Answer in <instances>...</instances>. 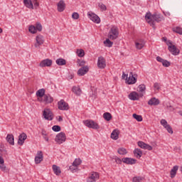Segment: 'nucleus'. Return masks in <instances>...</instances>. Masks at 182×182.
Listing matches in <instances>:
<instances>
[{
	"label": "nucleus",
	"mask_w": 182,
	"mask_h": 182,
	"mask_svg": "<svg viewBox=\"0 0 182 182\" xmlns=\"http://www.w3.org/2000/svg\"><path fill=\"white\" fill-rule=\"evenodd\" d=\"M23 2L28 9H38L39 8V1L38 0H23Z\"/></svg>",
	"instance_id": "1"
},
{
	"label": "nucleus",
	"mask_w": 182,
	"mask_h": 182,
	"mask_svg": "<svg viewBox=\"0 0 182 182\" xmlns=\"http://www.w3.org/2000/svg\"><path fill=\"white\" fill-rule=\"evenodd\" d=\"M55 116L53 115V112H52V111L50 110V109L48 108H46L44 109V110L43 111V117L46 119V120H48V121H52L53 120V117Z\"/></svg>",
	"instance_id": "2"
},
{
	"label": "nucleus",
	"mask_w": 182,
	"mask_h": 182,
	"mask_svg": "<svg viewBox=\"0 0 182 182\" xmlns=\"http://www.w3.org/2000/svg\"><path fill=\"white\" fill-rule=\"evenodd\" d=\"M84 124L87 127H89V129H94V130H99V129H100L99 124L93 120H85Z\"/></svg>",
	"instance_id": "3"
},
{
	"label": "nucleus",
	"mask_w": 182,
	"mask_h": 182,
	"mask_svg": "<svg viewBox=\"0 0 182 182\" xmlns=\"http://www.w3.org/2000/svg\"><path fill=\"white\" fill-rule=\"evenodd\" d=\"M55 141L57 144H62L66 141V134L65 132H60L55 136Z\"/></svg>",
	"instance_id": "4"
},
{
	"label": "nucleus",
	"mask_w": 182,
	"mask_h": 182,
	"mask_svg": "<svg viewBox=\"0 0 182 182\" xmlns=\"http://www.w3.org/2000/svg\"><path fill=\"white\" fill-rule=\"evenodd\" d=\"M117 36H119V31H117V28L114 26L109 30L108 38L113 40L117 39Z\"/></svg>",
	"instance_id": "5"
},
{
	"label": "nucleus",
	"mask_w": 182,
	"mask_h": 182,
	"mask_svg": "<svg viewBox=\"0 0 182 182\" xmlns=\"http://www.w3.org/2000/svg\"><path fill=\"white\" fill-rule=\"evenodd\" d=\"M87 16L90 21L94 22L95 23H100V18L97 16L95 13L92 11H89L87 13Z\"/></svg>",
	"instance_id": "6"
},
{
	"label": "nucleus",
	"mask_w": 182,
	"mask_h": 182,
	"mask_svg": "<svg viewBox=\"0 0 182 182\" xmlns=\"http://www.w3.org/2000/svg\"><path fill=\"white\" fill-rule=\"evenodd\" d=\"M145 21L151 25V26H154V16L151 13L148 12L145 15Z\"/></svg>",
	"instance_id": "7"
},
{
	"label": "nucleus",
	"mask_w": 182,
	"mask_h": 182,
	"mask_svg": "<svg viewBox=\"0 0 182 182\" xmlns=\"http://www.w3.org/2000/svg\"><path fill=\"white\" fill-rule=\"evenodd\" d=\"M39 102H43L46 103V105H49V103H52L53 102V97L50 96L49 94H46L41 100H39Z\"/></svg>",
	"instance_id": "8"
},
{
	"label": "nucleus",
	"mask_w": 182,
	"mask_h": 182,
	"mask_svg": "<svg viewBox=\"0 0 182 182\" xmlns=\"http://www.w3.org/2000/svg\"><path fill=\"white\" fill-rule=\"evenodd\" d=\"M161 124L167 130L168 133L173 134V128H171V126L167 123L166 119H161Z\"/></svg>",
	"instance_id": "9"
},
{
	"label": "nucleus",
	"mask_w": 182,
	"mask_h": 182,
	"mask_svg": "<svg viewBox=\"0 0 182 182\" xmlns=\"http://www.w3.org/2000/svg\"><path fill=\"white\" fill-rule=\"evenodd\" d=\"M58 105L60 110H69V104L65 102V100H61L58 102Z\"/></svg>",
	"instance_id": "10"
},
{
	"label": "nucleus",
	"mask_w": 182,
	"mask_h": 182,
	"mask_svg": "<svg viewBox=\"0 0 182 182\" xmlns=\"http://www.w3.org/2000/svg\"><path fill=\"white\" fill-rule=\"evenodd\" d=\"M97 67L99 69H105L106 68V60L102 56L98 58Z\"/></svg>",
	"instance_id": "11"
},
{
	"label": "nucleus",
	"mask_w": 182,
	"mask_h": 182,
	"mask_svg": "<svg viewBox=\"0 0 182 182\" xmlns=\"http://www.w3.org/2000/svg\"><path fill=\"white\" fill-rule=\"evenodd\" d=\"M136 82H137V75H133V73H130L127 80L128 85H134Z\"/></svg>",
	"instance_id": "12"
},
{
	"label": "nucleus",
	"mask_w": 182,
	"mask_h": 182,
	"mask_svg": "<svg viewBox=\"0 0 182 182\" xmlns=\"http://www.w3.org/2000/svg\"><path fill=\"white\" fill-rule=\"evenodd\" d=\"M89 72V67L87 65L83 66L77 71L78 76H85Z\"/></svg>",
	"instance_id": "13"
},
{
	"label": "nucleus",
	"mask_w": 182,
	"mask_h": 182,
	"mask_svg": "<svg viewBox=\"0 0 182 182\" xmlns=\"http://www.w3.org/2000/svg\"><path fill=\"white\" fill-rule=\"evenodd\" d=\"M41 161H43V154L42 151H38L37 156L35 157V163L39 164Z\"/></svg>",
	"instance_id": "14"
},
{
	"label": "nucleus",
	"mask_w": 182,
	"mask_h": 182,
	"mask_svg": "<svg viewBox=\"0 0 182 182\" xmlns=\"http://www.w3.org/2000/svg\"><path fill=\"white\" fill-rule=\"evenodd\" d=\"M65 8H66V4H65V1L63 0H60L57 4V10L58 11V12H63Z\"/></svg>",
	"instance_id": "15"
},
{
	"label": "nucleus",
	"mask_w": 182,
	"mask_h": 182,
	"mask_svg": "<svg viewBox=\"0 0 182 182\" xmlns=\"http://www.w3.org/2000/svg\"><path fill=\"white\" fill-rule=\"evenodd\" d=\"M122 161L125 164H128V165H133V164H136V163H137V160L133 159V158H122Z\"/></svg>",
	"instance_id": "16"
},
{
	"label": "nucleus",
	"mask_w": 182,
	"mask_h": 182,
	"mask_svg": "<svg viewBox=\"0 0 182 182\" xmlns=\"http://www.w3.org/2000/svg\"><path fill=\"white\" fill-rule=\"evenodd\" d=\"M40 66H41V68H46V67L52 66V60L48 59V58H47L46 60H43L40 63Z\"/></svg>",
	"instance_id": "17"
},
{
	"label": "nucleus",
	"mask_w": 182,
	"mask_h": 182,
	"mask_svg": "<svg viewBox=\"0 0 182 182\" xmlns=\"http://www.w3.org/2000/svg\"><path fill=\"white\" fill-rule=\"evenodd\" d=\"M28 138V136L25 133H22L18 136V144L19 146H23V143H25V140Z\"/></svg>",
	"instance_id": "18"
},
{
	"label": "nucleus",
	"mask_w": 182,
	"mask_h": 182,
	"mask_svg": "<svg viewBox=\"0 0 182 182\" xmlns=\"http://www.w3.org/2000/svg\"><path fill=\"white\" fill-rule=\"evenodd\" d=\"M6 140L11 146H15V138L14 137V134H8Z\"/></svg>",
	"instance_id": "19"
},
{
	"label": "nucleus",
	"mask_w": 182,
	"mask_h": 182,
	"mask_svg": "<svg viewBox=\"0 0 182 182\" xmlns=\"http://www.w3.org/2000/svg\"><path fill=\"white\" fill-rule=\"evenodd\" d=\"M168 49L169 52H171V53H172V55H174L175 56L180 53V50L176 46H168Z\"/></svg>",
	"instance_id": "20"
},
{
	"label": "nucleus",
	"mask_w": 182,
	"mask_h": 182,
	"mask_svg": "<svg viewBox=\"0 0 182 182\" xmlns=\"http://www.w3.org/2000/svg\"><path fill=\"white\" fill-rule=\"evenodd\" d=\"M148 105L149 106H158V105H160V100L156 97H152L149 100Z\"/></svg>",
	"instance_id": "21"
},
{
	"label": "nucleus",
	"mask_w": 182,
	"mask_h": 182,
	"mask_svg": "<svg viewBox=\"0 0 182 182\" xmlns=\"http://www.w3.org/2000/svg\"><path fill=\"white\" fill-rule=\"evenodd\" d=\"M36 45H38V46H41V45H43L45 42V38L42 35H38L36 36Z\"/></svg>",
	"instance_id": "22"
},
{
	"label": "nucleus",
	"mask_w": 182,
	"mask_h": 182,
	"mask_svg": "<svg viewBox=\"0 0 182 182\" xmlns=\"http://www.w3.org/2000/svg\"><path fill=\"white\" fill-rule=\"evenodd\" d=\"M161 21H164V18L160 14L155 13L154 14V22H161Z\"/></svg>",
	"instance_id": "23"
},
{
	"label": "nucleus",
	"mask_w": 182,
	"mask_h": 182,
	"mask_svg": "<svg viewBox=\"0 0 182 182\" xmlns=\"http://www.w3.org/2000/svg\"><path fill=\"white\" fill-rule=\"evenodd\" d=\"M119 134H120L119 129H114L111 133V139L113 140H117V139H119Z\"/></svg>",
	"instance_id": "24"
},
{
	"label": "nucleus",
	"mask_w": 182,
	"mask_h": 182,
	"mask_svg": "<svg viewBox=\"0 0 182 182\" xmlns=\"http://www.w3.org/2000/svg\"><path fill=\"white\" fill-rule=\"evenodd\" d=\"M72 91L73 93H75V95H76V96H80V95H82V90H80V86L73 87Z\"/></svg>",
	"instance_id": "25"
},
{
	"label": "nucleus",
	"mask_w": 182,
	"mask_h": 182,
	"mask_svg": "<svg viewBox=\"0 0 182 182\" xmlns=\"http://www.w3.org/2000/svg\"><path fill=\"white\" fill-rule=\"evenodd\" d=\"M130 100H139V94L136 92H132L129 95Z\"/></svg>",
	"instance_id": "26"
},
{
	"label": "nucleus",
	"mask_w": 182,
	"mask_h": 182,
	"mask_svg": "<svg viewBox=\"0 0 182 182\" xmlns=\"http://www.w3.org/2000/svg\"><path fill=\"white\" fill-rule=\"evenodd\" d=\"M53 171L56 176H60V173H62V171H60V167L56 165H53Z\"/></svg>",
	"instance_id": "27"
},
{
	"label": "nucleus",
	"mask_w": 182,
	"mask_h": 182,
	"mask_svg": "<svg viewBox=\"0 0 182 182\" xmlns=\"http://www.w3.org/2000/svg\"><path fill=\"white\" fill-rule=\"evenodd\" d=\"M178 170V166H175L173 167V168L170 171L171 178H174V177H176Z\"/></svg>",
	"instance_id": "28"
},
{
	"label": "nucleus",
	"mask_w": 182,
	"mask_h": 182,
	"mask_svg": "<svg viewBox=\"0 0 182 182\" xmlns=\"http://www.w3.org/2000/svg\"><path fill=\"white\" fill-rule=\"evenodd\" d=\"M134 154H135L136 159H140L143 156V152L140 149H135L134 151Z\"/></svg>",
	"instance_id": "29"
},
{
	"label": "nucleus",
	"mask_w": 182,
	"mask_h": 182,
	"mask_svg": "<svg viewBox=\"0 0 182 182\" xmlns=\"http://www.w3.org/2000/svg\"><path fill=\"white\" fill-rule=\"evenodd\" d=\"M36 96L37 97H43L45 96V89L42 88V89H40L38 90L37 92H36Z\"/></svg>",
	"instance_id": "30"
},
{
	"label": "nucleus",
	"mask_w": 182,
	"mask_h": 182,
	"mask_svg": "<svg viewBox=\"0 0 182 182\" xmlns=\"http://www.w3.org/2000/svg\"><path fill=\"white\" fill-rule=\"evenodd\" d=\"M103 117L105 119V120H106L107 122H110L112 120V114H110L109 112H105L103 114Z\"/></svg>",
	"instance_id": "31"
},
{
	"label": "nucleus",
	"mask_w": 182,
	"mask_h": 182,
	"mask_svg": "<svg viewBox=\"0 0 182 182\" xmlns=\"http://www.w3.org/2000/svg\"><path fill=\"white\" fill-rule=\"evenodd\" d=\"M55 63L58 66H63L64 65H66V60L63 58H58L56 60Z\"/></svg>",
	"instance_id": "32"
},
{
	"label": "nucleus",
	"mask_w": 182,
	"mask_h": 182,
	"mask_svg": "<svg viewBox=\"0 0 182 182\" xmlns=\"http://www.w3.org/2000/svg\"><path fill=\"white\" fill-rule=\"evenodd\" d=\"M4 163L5 161H4L1 164L0 163V169L1 170V171H4V173H8L9 169L8 168H6Z\"/></svg>",
	"instance_id": "33"
},
{
	"label": "nucleus",
	"mask_w": 182,
	"mask_h": 182,
	"mask_svg": "<svg viewBox=\"0 0 182 182\" xmlns=\"http://www.w3.org/2000/svg\"><path fill=\"white\" fill-rule=\"evenodd\" d=\"M89 177L96 181V180H99V173L97 172H92Z\"/></svg>",
	"instance_id": "34"
},
{
	"label": "nucleus",
	"mask_w": 182,
	"mask_h": 182,
	"mask_svg": "<svg viewBox=\"0 0 182 182\" xmlns=\"http://www.w3.org/2000/svg\"><path fill=\"white\" fill-rule=\"evenodd\" d=\"M154 89L155 92H159L161 89V85L159 82L154 84Z\"/></svg>",
	"instance_id": "35"
},
{
	"label": "nucleus",
	"mask_w": 182,
	"mask_h": 182,
	"mask_svg": "<svg viewBox=\"0 0 182 182\" xmlns=\"http://www.w3.org/2000/svg\"><path fill=\"white\" fill-rule=\"evenodd\" d=\"M132 117H134V119H135V120L137 122H143V117H141V115L133 114Z\"/></svg>",
	"instance_id": "36"
},
{
	"label": "nucleus",
	"mask_w": 182,
	"mask_h": 182,
	"mask_svg": "<svg viewBox=\"0 0 182 182\" xmlns=\"http://www.w3.org/2000/svg\"><path fill=\"white\" fill-rule=\"evenodd\" d=\"M80 164H82V159H80V158L75 159L73 163V165L77 167L80 166Z\"/></svg>",
	"instance_id": "37"
},
{
	"label": "nucleus",
	"mask_w": 182,
	"mask_h": 182,
	"mask_svg": "<svg viewBox=\"0 0 182 182\" xmlns=\"http://www.w3.org/2000/svg\"><path fill=\"white\" fill-rule=\"evenodd\" d=\"M98 6L102 12L107 11V7L103 3H99Z\"/></svg>",
	"instance_id": "38"
},
{
	"label": "nucleus",
	"mask_w": 182,
	"mask_h": 182,
	"mask_svg": "<svg viewBox=\"0 0 182 182\" xmlns=\"http://www.w3.org/2000/svg\"><path fill=\"white\" fill-rule=\"evenodd\" d=\"M117 153L121 155L127 154V150L124 148H119L117 150Z\"/></svg>",
	"instance_id": "39"
},
{
	"label": "nucleus",
	"mask_w": 182,
	"mask_h": 182,
	"mask_svg": "<svg viewBox=\"0 0 182 182\" xmlns=\"http://www.w3.org/2000/svg\"><path fill=\"white\" fill-rule=\"evenodd\" d=\"M136 46H144L146 43L143 40H138L135 42Z\"/></svg>",
	"instance_id": "40"
},
{
	"label": "nucleus",
	"mask_w": 182,
	"mask_h": 182,
	"mask_svg": "<svg viewBox=\"0 0 182 182\" xmlns=\"http://www.w3.org/2000/svg\"><path fill=\"white\" fill-rule=\"evenodd\" d=\"M28 31L31 33H36V32H38L35 26H30Z\"/></svg>",
	"instance_id": "41"
},
{
	"label": "nucleus",
	"mask_w": 182,
	"mask_h": 182,
	"mask_svg": "<svg viewBox=\"0 0 182 182\" xmlns=\"http://www.w3.org/2000/svg\"><path fill=\"white\" fill-rule=\"evenodd\" d=\"M173 31L179 35H182V28L180 27H175L173 28Z\"/></svg>",
	"instance_id": "42"
},
{
	"label": "nucleus",
	"mask_w": 182,
	"mask_h": 182,
	"mask_svg": "<svg viewBox=\"0 0 182 182\" xmlns=\"http://www.w3.org/2000/svg\"><path fill=\"white\" fill-rule=\"evenodd\" d=\"M77 54L79 58H83V56H85V50H83V49L77 50Z\"/></svg>",
	"instance_id": "43"
},
{
	"label": "nucleus",
	"mask_w": 182,
	"mask_h": 182,
	"mask_svg": "<svg viewBox=\"0 0 182 182\" xmlns=\"http://www.w3.org/2000/svg\"><path fill=\"white\" fill-rule=\"evenodd\" d=\"M112 160H114L117 164H122V161H123V159H120V158L117 156H113Z\"/></svg>",
	"instance_id": "44"
},
{
	"label": "nucleus",
	"mask_w": 182,
	"mask_h": 182,
	"mask_svg": "<svg viewBox=\"0 0 182 182\" xmlns=\"http://www.w3.org/2000/svg\"><path fill=\"white\" fill-rule=\"evenodd\" d=\"M143 180V177L141 176H135L133 178L132 181L133 182H141Z\"/></svg>",
	"instance_id": "45"
},
{
	"label": "nucleus",
	"mask_w": 182,
	"mask_h": 182,
	"mask_svg": "<svg viewBox=\"0 0 182 182\" xmlns=\"http://www.w3.org/2000/svg\"><path fill=\"white\" fill-rule=\"evenodd\" d=\"M52 130L53 132H60V130H61L60 126H59V125H54L52 127Z\"/></svg>",
	"instance_id": "46"
},
{
	"label": "nucleus",
	"mask_w": 182,
	"mask_h": 182,
	"mask_svg": "<svg viewBox=\"0 0 182 182\" xmlns=\"http://www.w3.org/2000/svg\"><path fill=\"white\" fill-rule=\"evenodd\" d=\"M70 170L72 171V173H76V171L78 170L77 166L73 164L70 166Z\"/></svg>",
	"instance_id": "47"
},
{
	"label": "nucleus",
	"mask_w": 182,
	"mask_h": 182,
	"mask_svg": "<svg viewBox=\"0 0 182 182\" xmlns=\"http://www.w3.org/2000/svg\"><path fill=\"white\" fill-rule=\"evenodd\" d=\"M163 41H164V42H166V43L168 46H174V45H173V43L170 40H168L167 38H164Z\"/></svg>",
	"instance_id": "48"
},
{
	"label": "nucleus",
	"mask_w": 182,
	"mask_h": 182,
	"mask_svg": "<svg viewBox=\"0 0 182 182\" xmlns=\"http://www.w3.org/2000/svg\"><path fill=\"white\" fill-rule=\"evenodd\" d=\"M146 144L143 142V141H138V146L139 147H140L141 149H146Z\"/></svg>",
	"instance_id": "49"
},
{
	"label": "nucleus",
	"mask_w": 182,
	"mask_h": 182,
	"mask_svg": "<svg viewBox=\"0 0 182 182\" xmlns=\"http://www.w3.org/2000/svg\"><path fill=\"white\" fill-rule=\"evenodd\" d=\"M79 13L77 12H74L72 14V18L75 20H77L79 18Z\"/></svg>",
	"instance_id": "50"
},
{
	"label": "nucleus",
	"mask_w": 182,
	"mask_h": 182,
	"mask_svg": "<svg viewBox=\"0 0 182 182\" xmlns=\"http://www.w3.org/2000/svg\"><path fill=\"white\" fill-rule=\"evenodd\" d=\"M36 29L37 31H38V32H41V31H42V25L39 23H37L36 24Z\"/></svg>",
	"instance_id": "51"
},
{
	"label": "nucleus",
	"mask_w": 182,
	"mask_h": 182,
	"mask_svg": "<svg viewBox=\"0 0 182 182\" xmlns=\"http://www.w3.org/2000/svg\"><path fill=\"white\" fill-rule=\"evenodd\" d=\"M162 65L163 66H164L165 68H168V66H170L171 63L170 62H168L166 60H164V62H162Z\"/></svg>",
	"instance_id": "52"
},
{
	"label": "nucleus",
	"mask_w": 182,
	"mask_h": 182,
	"mask_svg": "<svg viewBox=\"0 0 182 182\" xmlns=\"http://www.w3.org/2000/svg\"><path fill=\"white\" fill-rule=\"evenodd\" d=\"M105 45H108V46H112L113 45V43L107 38L105 41H104Z\"/></svg>",
	"instance_id": "53"
},
{
	"label": "nucleus",
	"mask_w": 182,
	"mask_h": 182,
	"mask_svg": "<svg viewBox=\"0 0 182 182\" xmlns=\"http://www.w3.org/2000/svg\"><path fill=\"white\" fill-rule=\"evenodd\" d=\"M139 92H144V90H146V85H140L139 86Z\"/></svg>",
	"instance_id": "54"
},
{
	"label": "nucleus",
	"mask_w": 182,
	"mask_h": 182,
	"mask_svg": "<svg viewBox=\"0 0 182 182\" xmlns=\"http://www.w3.org/2000/svg\"><path fill=\"white\" fill-rule=\"evenodd\" d=\"M77 63H78L79 66H85V64L86 63L85 60H80V59L77 60Z\"/></svg>",
	"instance_id": "55"
},
{
	"label": "nucleus",
	"mask_w": 182,
	"mask_h": 182,
	"mask_svg": "<svg viewBox=\"0 0 182 182\" xmlns=\"http://www.w3.org/2000/svg\"><path fill=\"white\" fill-rule=\"evenodd\" d=\"M0 151H1V153H6V149H5L4 144H0Z\"/></svg>",
	"instance_id": "56"
},
{
	"label": "nucleus",
	"mask_w": 182,
	"mask_h": 182,
	"mask_svg": "<svg viewBox=\"0 0 182 182\" xmlns=\"http://www.w3.org/2000/svg\"><path fill=\"white\" fill-rule=\"evenodd\" d=\"M144 150H149L150 151L153 150V146L146 144V145H145Z\"/></svg>",
	"instance_id": "57"
},
{
	"label": "nucleus",
	"mask_w": 182,
	"mask_h": 182,
	"mask_svg": "<svg viewBox=\"0 0 182 182\" xmlns=\"http://www.w3.org/2000/svg\"><path fill=\"white\" fill-rule=\"evenodd\" d=\"M156 60L158 62H160L161 63H163V62L164 61V59L161 58V57H160V56H158V57H156Z\"/></svg>",
	"instance_id": "58"
},
{
	"label": "nucleus",
	"mask_w": 182,
	"mask_h": 182,
	"mask_svg": "<svg viewBox=\"0 0 182 182\" xmlns=\"http://www.w3.org/2000/svg\"><path fill=\"white\" fill-rule=\"evenodd\" d=\"M87 182H96V181L90 177H88V178L87 179Z\"/></svg>",
	"instance_id": "59"
},
{
	"label": "nucleus",
	"mask_w": 182,
	"mask_h": 182,
	"mask_svg": "<svg viewBox=\"0 0 182 182\" xmlns=\"http://www.w3.org/2000/svg\"><path fill=\"white\" fill-rule=\"evenodd\" d=\"M135 48L136 50H141V49H143V46H136Z\"/></svg>",
	"instance_id": "60"
},
{
	"label": "nucleus",
	"mask_w": 182,
	"mask_h": 182,
	"mask_svg": "<svg viewBox=\"0 0 182 182\" xmlns=\"http://www.w3.org/2000/svg\"><path fill=\"white\" fill-rule=\"evenodd\" d=\"M41 134H42V136H47L46 131L43 129L42 132H41Z\"/></svg>",
	"instance_id": "61"
},
{
	"label": "nucleus",
	"mask_w": 182,
	"mask_h": 182,
	"mask_svg": "<svg viewBox=\"0 0 182 182\" xmlns=\"http://www.w3.org/2000/svg\"><path fill=\"white\" fill-rule=\"evenodd\" d=\"M127 76H128V75H126L124 73V72H123V73H122V79H124L125 77H127Z\"/></svg>",
	"instance_id": "62"
},
{
	"label": "nucleus",
	"mask_w": 182,
	"mask_h": 182,
	"mask_svg": "<svg viewBox=\"0 0 182 182\" xmlns=\"http://www.w3.org/2000/svg\"><path fill=\"white\" fill-rule=\"evenodd\" d=\"M58 122H63V118L62 117V116H58Z\"/></svg>",
	"instance_id": "63"
},
{
	"label": "nucleus",
	"mask_w": 182,
	"mask_h": 182,
	"mask_svg": "<svg viewBox=\"0 0 182 182\" xmlns=\"http://www.w3.org/2000/svg\"><path fill=\"white\" fill-rule=\"evenodd\" d=\"M43 139L44 140H46V141H49V138L47 137L46 136H43Z\"/></svg>",
	"instance_id": "64"
}]
</instances>
